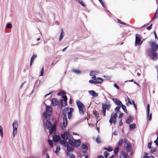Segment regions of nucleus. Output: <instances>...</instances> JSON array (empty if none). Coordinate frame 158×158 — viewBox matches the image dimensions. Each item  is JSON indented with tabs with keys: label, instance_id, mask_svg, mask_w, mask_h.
Segmentation results:
<instances>
[{
	"label": "nucleus",
	"instance_id": "obj_58",
	"mask_svg": "<svg viewBox=\"0 0 158 158\" xmlns=\"http://www.w3.org/2000/svg\"><path fill=\"white\" fill-rule=\"evenodd\" d=\"M152 24H151L150 26L147 27V29L149 30H150L152 28Z\"/></svg>",
	"mask_w": 158,
	"mask_h": 158
},
{
	"label": "nucleus",
	"instance_id": "obj_10",
	"mask_svg": "<svg viewBox=\"0 0 158 158\" xmlns=\"http://www.w3.org/2000/svg\"><path fill=\"white\" fill-rule=\"evenodd\" d=\"M147 115H148V118L150 120L152 118V114H149L150 112V106L149 104H148L147 106Z\"/></svg>",
	"mask_w": 158,
	"mask_h": 158
},
{
	"label": "nucleus",
	"instance_id": "obj_26",
	"mask_svg": "<svg viewBox=\"0 0 158 158\" xmlns=\"http://www.w3.org/2000/svg\"><path fill=\"white\" fill-rule=\"evenodd\" d=\"M120 157L122 158H127L126 154L124 152H122L119 156Z\"/></svg>",
	"mask_w": 158,
	"mask_h": 158
},
{
	"label": "nucleus",
	"instance_id": "obj_62",
	"mask_svg": "<svg viewBox=\"0 0 158 158\" xmlns=\"http://www.w3.org/2000/svg\"><path fill=\"white\" fill-rule=\"evenodd\" d=\"M113 134L115 135H117L118 134V132L117 131H114Z\"/></svg>",
	"mask_w": 158,
	"mask_h": 158
},
{
	"label": "nucleus",
	"instance_id": "obj_19",
	"mask_svg": "<svg viewBox=\"0 0 158 158\" xmlns=\"http://www.w3.org/2000/svg\"><path fill=\"white\" fill-rule=\"evenodd\" d=\"M112 100L118 106H121L123 104L122 102L118 99L113 98L112 99Z\"/></svg>",
	"mask_w": 158,
	"mask_h": 158
},
{
	"label": "nucleus",
	"instance_id": "obj_16",
	"mask_svg": "<svg viewBox=\"0 0 158 158\" xmlns=\"http://www.w3.org/2000/svg\"><path fill=\"white\" fill-rule=\"evenodd\" d=\"M52 125L51 123L49 121H46L45 123L44 124L45 127L48 129H49L52 127Z\"/></svg>",
	"mask_w": 158,
	"mask_h": 158
},
{
	"label": "nucleus",
	"instance_id": "obj_6",
	"mask_svg": "<svg viewBox=\"0 0 158 158\" xmlns=\"http://www.w3.org/2000/svg\"><path fill=\"white\" fill-rule=\"evenodd\" d=\"M13 135L14 137L17 135L18 124L17 121H15L12 124Z\"/></svg>",
	"mask_w": 158,
	"mask_h": 158
},
{
	"label": "nucleus",
	"instance_id": "obj_52",
	"mask_svg": "<svg viewBox=\"0 0 158 158\" xmlns=\"http://www.w3.org/2000/svg\"><path fill=\"white\" fill-rule=\"evenodd\" d=\"M101 3L102 6L103 7H105V6L104 4L103 3V2L102 0H98Z\"/></svg>",
	"mask_w": 158,
	"mask_h": 158
},
{
	"label": "nucleus",
	"instance_id": "obj_36",
	"mask_svg": "<svg viewBox=\"0 0 158 158\" xmlns=\"http://www.w3.org/2000/svg\"><path fill=\"white\" fill-rule=\"evenodd\" d=\"M3 128L1 126H0V134L1 136L2 137L3 136Z\"/></svg>",
	"mask_w": 158,
	"mask_h": 158
},
{
	"label": "nucleus",
	"instance_id": "obj_14",
	"mask_svg": "<svg viewBox=\"0 0 158 158\" xmlns=\"http://www.w3.org/2000/svg\"><path fill=\"white\" fill-rule=\"evenodd\" d=\"M141 41V39L139 37L137 34L135 35V46L136 45V44L139 45L140 42Z\"/></svg>",
	"mask_w": 158,
	"mask_h": 158
},
{
	"label": "nucleus",
	"instance_id": "obj_33",
	"mask_svg": "<svg viewBox=\"0 0 158 158\" xmlns=\"http://www.w3.org/2000/svg\"><path fill=\"white\" fill-rule=\"evenodd\" d=\"M97 73V72L96 71H90L89 75L90 76H92L96 75Z\"/></svg>",
	"mask_w": 158,
	"mask_h": 158
},
{
	"label": "nucleus",
	"instance_id": "obj_12",
	"mask_svg": "<svg viewBox=\"0 0 158 158\" xmlns=\"http://www.w3.org/2000/svg\"><path fill=\"white\" fill-rule=\"evenodd\" d=\"M126 148L127 151L131 152L132 149V146L131 144L129 143H127L126 144Z\"/></svg>",
	"mask_w": 158,
	"mask_h": 158
},
{
	"label": "nucleus",
	"instance_id": "obj_1",
	"mask_svg": "<svg viewBox=\"0 0 158 158\" xmlns=\"http://www.w3.org/2000/svg\"><path fill=\"white\" fill-rule=\"evenodd\" d=\"M150 45L151 48L148 50L147 52L148 55L154 60L157 59V54L156 52L158 48V44L156 45L155 42H150Z\"/></svg>",
	"mask_w": 158,
	"mask_h": 158
},
{
	"label": "nucleus",
	"instance_id": "obj_45",
	"mask_svg": "<svg viewBox=\"0 0 158 158\" xmlns=\"http://www.w3.org/2000/svg\"><path fill=\"white\" fill-rule=\"evenodd\" d=\"M48 141L49 144L52 147L53 146V143L52 140L48 139Z\"/></svg>",
	"mask_w": 158,
	"mask_h": 158
},
{
	"label": "nucleus",
	"instance_id": "obj_46",
	"mask_svg": "<svg viewBox=\"0 0 158 158\" xmlns=\"http://www.w3.org/2000/svg\"><path fill=\"white\" fill-rule=\"evenodd\" d=\"M78 2L82 6H85V4L83 2L82 0H78Z\"/></svg>",
	"mask_w": 158,
	"mask_h": 158
},
{
	"label": "nucleus",
	"instance_id": "obj_3",
	"mask_svg": "<svg viewBox=\"0 0 158 158\" xmlns=\"http://www.w3.org/2000/svg\"><path fill=\"white\" fill-rule=\"evenodd\" d=\"M57 94L59 95H62V97L64 99H61L60 101L61 106L60 107L61 109L63 106H65L66 104L67 101V98L66 95H65V93L64 91H62L58 93Z\"/></svg>",
	"mask_w": 158,
	"mask_h": 158
},
{
	"label": "nucleus",
	"instance_id": "obj_31",
	"mask_svg": "<svg viewBox=\"0 0 158 158\" xmlns=\"http://www.w3.org/2000/svg\"><path fill=\"white\" fill-rule=\"evenodd\" d=\"M69 144L72 146L74 147V145H75V144H74L75 143V141H74V140H69Z\"/></svg>",
	"mask_w": 158,
	"mask_h": 158
},
{
	"label": "nucleus",
	"instance_id": "obj_55",
	"mask_svg": "<svg viewBox=\"0 0 158 158\" xmlns=\"http://www.w3.org/2000/svg\"><path fill=\"white\" fill-rule=\"evenodd\" d=\"M156 148H152L151 150V152L152 153L155 152L156 151Z\"/></svg>",
	"mask_w": 158,
	"mask_h": 158
},
{
	"label": "nucleus",
	"instance_id": "obj_53",
	"mask_svg": "<svg viewBox=\"0 0 158 158\" xmlns=\"http://www.w3.org/2000/svg\"><path fill=\"white\" fill-rule=\"evenodd\" d=\"M148 156V154L146 153H144L143 158H147Z\"/></svg>",
	"mask_w": 158,
	"mask_h": 158
},
{
	"label": "nucleus",
	"instance_id": "obj_29",
	"mask_svg": "<svg viewBox=\"0 0 158 158\" xmlns=\"http://www.w3.org/2000/svg\"><path fill=\"white\" fill-rule=\"evenodd\" d=\"M82 148L83 149H85L86 151L88 150L86 144L85 143H83L81 145Z\"/></svg>",
	"mask_w": 158,
	"mask_h": 158
},
{
	"label": "nucleus",
	"instance_id": "obj_9",
	"mask_svg": "<svg viewBox=\"0 0 158 158\" xmlns=\"http://www.w3.org/2000/svg\"><path fill=\"white\" fill-rule=\"evenodd\" d=\"M69 133L65 132H64L63 134L61 135L62 138L64 140H67L68 139V137Z\"/></svg>",
	"mask_w": 158,
	"mask_h": 158
},
{
	"label": "nucleus",
	"instance_id": "obj_59",
	"mask_svg": "<svg viewBox=\"0 0 158 158\" xmlns=\"http://www.w3.org/2000/svg\"><path fill=\"white\" fill-rule=\"evenodd\" d=\"M114 87H115L117 89H119L118 86V85H117V84L116 83H114Z\"/></svg>",
	"mask_w": 158,
	"mask_h": 158
},
{
	"label": "nucleus",
	"instance_id": "obj_22",
	"mask_svg": "<svg viewBox=\"0 0 158 158\" xmlns=\"http://www.w3.org/2000/svg\"><path fill=\"white\" fill-rule=\"evenodd\" d=\"M93 114L95 115L96 117V120H98V121H97V122L100 119V118H99L98 115L99 114V113L98 112V111H96V110L93 111Z\"/></svg>",
	"mask_w": 158,
	"mask_h": 158
},
{
	"label": "nucleus",
	"instance_id": "obj_56",
	"mask_svg": "<svg viewBox=\"0 0 158 158\" xmlns=\"http://www.w3.org/2000/svg\"><path fill=\"white\" fill-rule=\"evenodd\" d=\"M127 99L128 101V102L129 103H130V104L132 105V103L131 102L130 99L128 96H127Z\"/></svg>",
	"mask_w": 158,
	"mask_h": 158
},
{
	"label": "nucleus",
	"instance_id": "obj_18",
	"mask_svg": "<svg viewBox=\"0 0 158 158\" xmlns=\"http://www.w3.org/2000/svg\"><path fill=\"white\" fill-rule=\"evenodd\" d=\"M94 80V84H99L102 83L103 81V80L101 78L98 77L96 79Z\"/></svg>",
	"mask_w": 158,
	"mask_h": 158
},
{
	"label": "nucleus",
	"instance_id": "obj_8",
	"mask_svg": "<svg viewBox=\"0 0 158 158\" xmlns=\"http://www.w3.org/2000/svg\"><path fill=\"white\" fill-rule=\"evenodd\" d=\"M51 102V105L53 106L57 105L59 103V102L57 99L55 98H53L52 99Z\"/></svg>",
	"mask_w": 158,
	"mask_h": 158
},
{
	"label": "nucleus",
	"instance_id": "obj_34",
	"mask_svg": "<svg viewBox=\"0 0 158 158\" xmlns=\"http://www.w3.org/2000/svg\"><path fill=\"white\" fill-rule=\"evenodd\" d=\"M67 156H69L70 158H74V156L73 154L69 153V152H67L66 153Z\"/></svg>",
	"mask_w": 158,
	"mask_h": 158
},
{
	"label": "nucleus",
	"instance_id": "obj_11",
	"mask_svg": "<svg viewBox=\"0 0 158 158\" xmlns=\"http://www.w3.org/2000/svg\"><path fill=\"white\" fill-rule=\"evenodd\" d=\"M88 93L90 95L94 97H97L98 95V94L96 93L94 90H89L88 91Z\"/></svg>",
	"mask_w": 158,
	"mask_h": 158
},
{
	"label": "nucleus",
	"instance_id": "obj_61",
	"mask_svg": "<svg viewBox=\"0 0 158 158\" xmlns=\"http://www.w3.org/2000/svg\"><path fill=\"white\" fill-rule=\"evenodd\" d=\"M132 102L133 103L134 107L135 108V109H136V106L134 102L133 101H132Z\"/></svg>",
	"mask_w": 158,
	"mask_h": 158
},
{
	"label": "nucleus",
	"instance_id": "obj_44",
	"mask_svg": "<svg viewBox=\"0 0 158 158\" xmlns=\"http://www.w3.org/2000/svg\"><path fill=\"white\" fill-rule=\"evenodd\" d=\"M123 142V139H120L118 143V145H121L122 144Z\"/></svg>",
	"mask_w": 158,
	"mask_h": 158
},
{
	"label": "nucleus",
	"instance_id": "obj_25",
	"mask_svg": "<svg viewBox=\"0 0 158 158\" xmlns=\"http://www.w3.org/2000/svg\"><path fill=\"white\" fill-rule=\"evenodd\" d=\"M74 141H75L74 144H75V145H74V147L78 146L80 145L81 141L80 140H74Z\"/></svg>",
	"mask_w": 158,
	"mask_h": 158
},
{
	"label": "nucleus",
	"instance_id": "obj_60",
	"mask_svg": "<svg viewBox=\"0 0 158 158\" xmlns=\"http://www.w3.org/2000/svg\"><path fill=\"white\" fill-rule=\"evenodd\" d=\"M118 22L119 23L122 24H125V23L124 22H122L120 20L118 19Z\"/></svg>",
	"mask_w": 158,
	"mask_h": 158
},
{
	"label": "nucleus",
	"instance_id": "obj_37",
	"mask_svg": "<svg viewBox=\"0 0 158 158\" xmlns=\"http://www.w3.org/2000/svg\"><path fill=\"white\" fill-rule=\"evenodd\" d=\"M60 150V148L59 146H57L56 148V149L55 151V153L56 154H58V152Z\"/></svg>",
	"mask_w": 158,
	"mask_h": 158
},
{
	"label": "nucleus",
	"instance_id": "obj_30",
	"mask_svg": "<svg viewBox=\"0 0 158 158\" xmlns=\"http://www.w3.org/2000/svg\"><path fill=\"white\" fill-rule=\"evenodd\" d=\"M135 128V124H133L130 125V130H133Z\"/></svg>",
	"mask_w": 158,
	"mask_h": 158
},
{
	"label": "nucleus",
	"instance_id": "obj_21",
	"mask_svg": "<svg viewBox=\"0 0 158 158\" xmlns=\"http://www.w3.org/2000/svg\"><path fill=\"white\" fill-rule=\"evenodd\" d=\"M60 143L65 147H66L69 145L68 143L64 140H61L60 141Z\"/></svg>",
	"mask_w": 158,
	"mask_h": 158
},
{
	"label": "nucleus",
	"instance_id": "obj_17",
	"mask_svg": "<svg viewBox=\"0 0 158 158\" xmlns=\"http://www.w3.org/2000/svg\"><path fill=\"white\" fill-rule=\"evenodd\" d=\"M56 129V124H54L53 125V126H52V127H51L50 128L49 130V132L50 134H52L54 131Z\"/></svg>",
	"mask_w": 158,
	"mask_h": 158
},
{
	"label": "nucleus",
	"instance_id": "obj_64",
	"mask_svg": "<svg viewBox=\"0 0 158 158\" xmlns=\"http://www.w3.org/2000/svg\"><path fill=\"white\" fill-rule=\"evenodd\" d=\"M97 158H104L103 156L102 155L99 156H98Z\"/></svg>",
	"mask_w": 158,
	"mask_h": 158
},
{
	"label": "nucleus",
	"instance_id": "obj_23",
	"mask_svg": "<svg viewBox=\"0 0 158 158\" xmlns=\"http://www.w3.org/2000/svg\"><path fill=\"white\" fill-rule=\"evenodd\" d=\"M37 55L36 54H34L32 56L30 60V65H32V62H34V60L37 57Z\"/></svg>",
	"mask_w": 158,
	"mask_h": 158
},
{
	"label": "nucleus",
	"instance_id": "obj_20",
	"mask_svg": "<svg viewBox=\"0 0 158 158\" xmlns=\"http://www.w3.org/2000/svg\"><path fill=\"white\" fill-rule=\"evenodd\" d=\"M60 136L55 135L53 137V140L54 142H58L60 140Z\"/></svg>",
	"mask_w": 158,
	"mask_h": 158
},
{
	"label": "nucleus",
	"instance_id": "obj_57",
	"mask_svg": "<svg viewBox=\"0 0 158 158\" xmlns=\"http://www.w3.org/2000/svg\"><path fill=\"white\" fill-rule=\"evenodd\" d=\"M89 82L91 84L94 83V80H91L89 81Z\"/></svg>",
	"mask_w": 158,
	"mask_h": 158
},
{
	"label": "nucleus",
	"instance_id": "obj_54",
	"mask_svg": "<svg viewBox=\"0 0 158 158\" xmlns=\"http://www.w3.org/2000/svg\"><path fill=\"white\" fill-rule=\"evenodd\" d=\"M151 143H149L148 144V147L149 149H151Z\"/></svg>",
	"mask_w": 158,
	"mask_h": 158
},
{
	"label": "nucleus",
	"instance_id": "obj_13",
	"mask_svg": "<svg viewBox=\"0 0 158 158\" xmlns=\"http://www.w3.org/2000/svg\"><path fill=\"white\" fill-rule=\"evenodd\" d=\"M52 110V107L51 106H46V111L47 113H50L51 114V112Z\"/></svg>",
	"mask_w": 158,
	"mask_h": 158
},
{
	"label": "nucleus",
	"instance_id": "obj_2",
	"mask_svg": "<svg viewBox=\"0 0 158 158\" xmlns=\"http://www.w3.org/2000/svg\"><path fill=\"white\" fill-rule=\"evenodd\" d=\"M69 111L68 108H66L63 110V123L60 124L61 127L62 129H64L67 126V119L66 116V114Z\"/></svg>",
	"mask_w": 158,
	"mask_h": 158
},
{
	"label": "nucleus",
	"instance_id": "obj_24",
	"mask_svg": "<svg viewBox=\"0 0 158 158\" xmlns=\"http://www.w3.org/2000/svg\"><path fill=\"white\" fill-rule=\"evenodd\" d=\"M133 119L132 118L131 116H130L126 120V122L127 123L129 124L133 120Z\"/></svg>",
	"mask_w": 158,
	"mask_h": 158
},
{
	"label": "nucleus",
	"instance_id": "obj_51",
	"mask_svg": "<svg viewBox=\"0 0 158 158\" xmlns=\"http://www.w3.org/2000/svg\"><path fill=\"white\" fill-rule=\"evenodd\" d=\"M154 142L156 143V146L158 147V136H157L156 140Z\"/></svg>",
	"mask_w": 158,
	"mask_h": 158
},
{
	"label": "nucleus",
	"instance_id": "obj_7",
	"mask_svg": "<svg viewBox=\"0 0 158 158\" xmlns=\"http://www.w3.org/2000/svg\"><path fill=\"white\" fill-rule=\"evenodd\" d=\"M117 117V114L116 112L113 114H111L110 117V118L109 120L110 123L111 124L113 121V123L114 124H115L116 121V118Z\"/></svg>",
	"mask_w": 158,
	"mask_h": 158
},
{
	"label": "nucleus",
	"instance_id": "obj_28",
	"mask_svg": "<svg viewBox=\"0 0 158 158\" xmlns=\"http://www.w3.org/2000/svg\"><path fill=\"white\" fill-rule=\"evenodd\" d=\"M66 147H67V150L68 152H72L74 150V149L72 147L69 146V145Z\"/></svg>",
	"mask_w": 158,
	"mask_h": 158
},
{
	"label": "nucleus",
	"instance_id": "obj_35",
	"mask_svg": "<svg viewBox=\"0 0 158 158\" xmlns=\"http://www.w3.org/2000/svg\"><path fill=\"white\" fill-rule=\"evenodd\" d=\"M158 17V9H157L155 13V14L153 18V19H155L157 17Z\"/></svg>",
	"mask_w": 158,
	"mask_h": 158
},
{
	"label": "nucleus",
	"instance_id": "obj_63",
	"mask_svg": "<svg viewBox=\"0 0 158 158\" xmlns=\"http://www.w3.org/2000/svg\"><path fill=\"white\" fill-rule=\"evenodd\" d=\"M123 124V123L122 122V119H121L119 121V125L120 126H122Z\"/></svg>",
	"mask_w": 158,
	"mask_h": 158
},
{
	"label": "nucleus",
	"instance_id": "obj_32",
	"mask_svg": "<svg viewBox=\"0 0 158 158\" xmlns=\"http://www.w3.org/2000/svg\"><path fill=\"white\" fill-rule=\"evenodd\" d=\"M72 71L73 72L77 74H79L81 73V71L79 70L73 69Z\"/></svg>",
	"mask_w": 158,
	"mask_h": 158
},
{
	"label": "nucleus",
	"instance_id": "obj_27",
	"mask_svg": "<svg viewBox=\"0 0 158 158\" xmlns=\"http://www.w3.org/2000/svg\"><path fill=\"white\" fill-rule=\"evenodd\" d=\"M64 35V33L63 32V30L62 29H61V34L60 35V37L59 38L60 41L61 40L63 39Z\"/></svg>",
	"mask_w": 158,
	"mask_h": 158
},
{
	"label": "nucleus",
	"instance_id": "obj_41",
	"mask_svg": "<svg viewBox=\"0 0 158 158\" xmlns=\"http://www.w3.org/2000/svg\"><path fill=\"white\" fill-rule=\"evenodd\" d=\"M68 115L69 119H70L72 117V113H71L70 112H68Z\"/></svg>",
	"mask_w": 158,
	"mask_h": 158
},
{
	"label": "nucleus",
	"instance_id": "obj_4",
	"mask_svg": "<svg viewBox=\"0 0 158 158\" xmlns=\"http://www.w3.org/2000/svg\"><path fill=\"white\" fill-rule=\"evenodd\" d=\"M77 106L79 109L80 114L83 115L85 114V106L80 101L77 100L76 101Z\"/></svg>",
	"mask_w": 158,
	"mask_h": 158
},
{
	"label": "nucleus",
	"instance_id": "obj_39",
	"mask_svg": "<svg viewBox=\"0 0 158 158\" xmlns=\"http://www.w3.org/2000/svg\"><path fill=\"white\" fill-rule=\"evenodd\" d=\"M68 137H69V140H74L75 139L73 138V136L69 134H69Z\"/></svg>",
	"mask_w": 158,
	"mask_h": 158
},
{
	"label": "nucleus",
	"instance_id": "obj_49",
	"mask_svg": "<svg viewBox=\"0 0 158 158\" xmlns=\"http://www.w3.org/2000/svg\"><path fill=\"white\" fill-rule=\"evenodd\" d=\"M109 154L106 152H105L104 153V155L106 158H107L108 157Z\"/></svg>",
	"mask_w": 158,
	"mask_h": 158
},
{
	"label": "nucleus",
	"instance_id": "obj_47",
	"mask_svg": "<svg viewBox=\"0 0 158 158\" xmlns=\"http://www.w3.org/2000/svg\"><path fill=\"white\" fill-rule=\"evenodd\" d=\"M96 141L98 143H100L101 142V139L99 137H97L96 139Z\"/></svg>",
	"mask_w": 158,
	"mask_h": 158
},
{
	"label": "nucleus",
	"instance_id": "obj_42",
	"mask_svg": "<svg viewBox=\"0 0 158 158\" xmlns=\"http://www.w3.org/2000/svg\"><path fill=\"white\" fill-rule=\"evenodd\" d=\"M105 149L111 152L113 150L112 148L111 147H109L108 148H105Z\"/></svg>",
	"mask_w": 158,
	"mask_h": 158
},
{
	"label": "nucleus",
	"instance_id": "obj_40",
	"mask_svg": "<svg viewBox=\"0 0 158 158\" xmlns=\"http://www.w3.org/2000/svg\"><path fill=\"white\" fill-rule=\"evenodd\" d=\"M119 149V147H117L115 148V149L114 150V152L115 154H116L117 153Z\"/></svg>",
	"mask_w": 158,
	"mask_h": 158
},
{
	"label": "nucleus",
	"instance_id": "obj_15",
	"mask_svg": "<svg viewBox=\"0 0 158 158\" xmlns=\"http://www.w3.org/2000/svg\"><path fill=\"white\" fill-rule=\"evenodd\" d=\"M51 114L44 113V116L46 121H49L50 118Z\"/></svg>",
	"mask_w": 158,
	"mask_h": 158
},
{
	"label": "nucleus",
	"instance_id": "obj_43",
	"mask_svg": "<svg viewBox=\"0 0 158 158\" xmlns=\"http://www.w3.org/2000/svg\"><path fill=\"white\" fill-rule=\"evenodd\" d=\"M7 28L9 29H11L12 27V24L11 23H8L6 25Z\"/></svg>",
	"mask_w": 158,
	"mask_h": 158
},
{
	"label": "nucleus",
	"instance_id": "obj_38",
	"mask_svg": "<svg viewBox=\"0 0 158 158\" xmlns=\"http://www.w3.org/2000/svg\"><path fill=\"white\" fill-rule=\"evenodd\" d=\"M123 110V111L125 112L126 113H127V109H126V106H125V105L122 104L121 106Z\"/></svg>",
	"mask_w": 158,
	"mask_h": 158
},
{
	"label": "nucleus",
	"instance_id": "obj_50",
	"mask_svg": "<svg viewBox=\"0 0 158 158\" xmlns=\"http://www.w3.org/2000/svg\"><path fill=\"white\" fill-rule=\"evenodd\" d=\"M44 72V67H43L41 71V73H40V76H42L43 75Z\"/></svg>",
	"mask_w": 158,
	"mask_h": 158
},
{
	"label": "nucleus",
	"instance_id": "obj_48",
	"mask_svg": "<svg viewBox=\"0 0 158 158\" xmlns=\"http://www.w3.org/2000/svg\"><path fill=\"white\" fill-rule=\"evenodd\" d=\"M120 108V107L119 106H117L116 108L115 109V110L116 111L120 112L119 110Z\"/></svg>",
	"mask_w": 158,
	"mask_h": 158
},
{
	"label": "nucleus",
	"instance_id": "obj_5",
	"mask_svg": "<svg viewBox=\"0 0 158 158\" xmlns=\"http://www.w3.org/2000/svg\"><path fill=\"white\" fill-rule=\"evenodd\" d=\"M110 106V105L109 101H106L105 103L102 104V113L103 114L104 116L106 115V109L109 110Z\"/></svg>",
	"mask_w": 158,
	"mask_h": 158
}]
</instances>
